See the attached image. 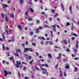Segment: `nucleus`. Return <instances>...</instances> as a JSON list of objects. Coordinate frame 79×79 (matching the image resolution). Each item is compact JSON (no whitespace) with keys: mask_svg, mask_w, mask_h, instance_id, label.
<instances>
[{"mask_svg":"<svg viewBox=\"0 0 79 79\" xmlns=\"http://www.w3.org/2000/svg\"><path fill=\"white\" fill-rule=\"evenodd\" d=\"M2 37L4 40H5V36H4V35H3V34L2 33Z\"/></svg>","mask_w":79,"mask_h":79,"instance_id":"33","label":"nucleus"},{"mask_svg":"<svg viewBox=\"0 0 79 79\" xmlns=\"http://www.w3.org/2000/svg\"><path fill=\"white\" fill-rule=\"evenodd\" d=\"M2 46L3 50L4 51L5 50V46H4V44H2Z\"/></svg>","mask_w":79,"mask_h":79,"instance_id":"23","label":"nucleus"},{"mask_svg":"<svg viewBox=\"0 0 79 79\" xmlns=\"http://www.w3.org/2000/svg\"><path fill=\"white\" fill-rule=\"evenodd\" d=\"M64 43H65V45L67 44V41L66 40H64Z\"/></svg>","mask_w":79,"mask_h":79,"instance_id":"36","label":"nucleus"},{"mask_svg":"<svg viewBox=\"0 0 79 79\" xmlns=\"http://www.w3.org/2000/svg\"><path fill=\"white\" fill-rule=\"evenodd\" d=\"M30 35H33V32H30Z\"/></svg>","mask_w":79,"mask_h":79,"instance_id":"44","label":"nucleus"},{"mask_svg":"<svg viewBox=\"0 0 79 79\" xmlns=\"http://www.w3.org/2000/svg\"><path fill=\"white\" fill-rule=\"evenodd\" d=\"M74 72H76V71H77L78 70V69L76 67H74Z\"/></svg>","mask_w":79,"mask_h":79,"instance_id":"19","label":"nucleus"},{"mask_svg":"<svg viewBox=\"0 0 79 79\" xmlns=\"http://www.w3.org/2000/svg\"><path fill=\"white\" fill-rule=\"evenodd\" d=\"M32 45L33 46H34V47H35V43H32Z\"/></svg>","mask_w":79,"mask_h":79,"instance_id":"43","label":"nucleus"},{"mask_svg":"<svg viewBox=\"0 0 79 79\" xmlns=\"http://www.w3.org/2000/svg\"><path fill=\"white\" fill-rule=\"evenodd\" d=\"M44 27H48V28H51L50 27H49V26L47 25H44Z\"/></svg>","mask_w":79,"mask_h":79,"instance_id":"28","label":"nucleus"},{"mask_svg":"<svg viewBox=\"0 0 79 79\" xmlns=\"http://www.w3.org/2000/svg\"><path fill=\"white\" fill-rule=\"evenodd\" d=\"M29 10L31 13H33V12H34V10H33L31 8H29Z\"/></svg>","mask_w":79,"mask_h":79,"instance_id":"12","label":"nucleus"},{"mask_svg":"<svg viewBox=\"0 0 79 79\" xmlns=\"http://www.w3.org/2000/svg\"><path fill=\"white\" fill-rule=\"evenodd\" d=\"M74 60H77L78 59H79V58L78 57H75L74 58Z\"/></svg>","mask_w":79,"mask_h":79,"instance_id":"47","label":"nucleus"},{"mask_svg":"<svg viewBox=\"0 0 79 79\" xmlns=\"http://www.w3.org/2000/svg\"><path fill=\"white\" fill-rule=\"evenodd\" d=\"M24 2V0H19L20 3V4H23Z\"/></svg>","mask_w":79,"mask_h":79,"instance_id":"21","label":"nucleus"},{"mask_svg":"<svg viewBox=\"0 0 79 79\" xmlns=\"http://www.w3.org/2000/svg\"><path fill=\"white\" fill-rule=\"evenodd\" d=\"M16 53H18V52L19 53H21V50L19 49H16Z\"/></svg>","mask_w":79,"mask_h":79,"instance_id":"8","label":"nucleus"},{"mask_svg":"<svg viewBox=\"0 0 79 79\" xmlns=\"http://www.w3.org/2000/svg\"><path fill=\"white\" fill-rule=\"evenodd\" d=\"M66 66H65V68L66 69H68L69 67V65H68L67 64H65Z\"/></svg>","mask_w":79,"mask_h":79,"instance_id":"18","label":"nucleus"},{"mask_svg":"<svg viewBox=\"0 0 79 79\" xmlns=\"http://www.w3.org/2000/svg\"><path fill=\"white\" fill-rule=\"evenodd\" d=\"M58 64H57L55 66V68H56L57 67H58Z\"/></svg>","mask_w":79,"mask_h":79,"instance_id":"54","label":"nucleus"},{"mask_svg":"<svg viewBox=\"0 0 79 79\" xmlns=\"http://www.w3.org/2000/svg\"><path fill=\"white\" fill-rule=\"evenodd\" d=\"M51 27H53V28H55L56 27V25H51Z\"/></svg>","mask_w":79,"mask_h":79,"instance_id":"26","label":"nucleus"},{"mask_svg":"<svg viewBox=\"0 0 79 79\" xmlns=\"http://www.w3.org/2000/svg\"><path fill=\"white\" fill-rule=\"evenodd\" d=\"M48 56L49 58H52V55L50 53H48Z\"/></svg>","mask_w":79,"mask_h":79,"instance_id":"14","label":"nucleus"},{"mask_svg":"<svg viewBox=\"0 0 79 79\" xmlns=\"http://www.w3.org/2000/svg\"><path fill=\"white\" fill-rule=\"evenodd\" d=\"M6 19V21H8V17H6L5 18Z\"/></svg>","mask_w":79,"mask_h":79,"instance_id":"34","label":"nucleus"},{"mask_svg":"<svg viewBox=\"0 0 79 79\" xmlns=\"http://www.w3.org/2000/svg\"><path fill=\"white\" fill-rule=\"evenodd\" d=\"M28 4H29L30 5H32V1H30L28 2Z\"/></svg>","mask_w":79,"mask_h":79,"instance_id":"38","label":"nucleus"},{"mask_svg":"<svg viewBox=\"0 0 79 79\" xmlns=\"http://www.w3.org/2000/svg\"><path fill=\"white\" fill-rule=\"evenodd\" d=\"M40 21H39V20H36L37 23H40Z\"/></svg>","mask_w":79,"mask_h":79,"instance_id":"60","label":"nucleus"},{"mask_svg":"<svg viewBox=\"0 0 79 79\" xmlns=\"http://www.w3.org/2000/svg\"><path fill=\"white\" fill-rule=\"evenodd\" d=\"M39 65H40V67L41 69L43 71L42 73L43 74H44L46 73V71H47V70L46 69L43 68L42 67V66H45V64H39Z\"/></svg>","mask_w":79,"mask_h":79,"instance_id":"1","label":"nucleus"},{"mask_svg":"<svg viewBox=\"0 0 79 79\" xmlns=\"http://www.w3.org/2000/svg\"><path fill=\"white\" fill-rule=\"evenodd\" d=\"M10 16L12 17V18H14V15H13V14H11Z\"/></svg>","mask_w":79,"mask_h":79,"instance_id":"50","label":"nucleus"},{"mask_svg":"<svg viewBox=\"0 0 79 79\" xmlns=\"http://www.w3.org/2000/svg\"><path fill=\"white\" fill-rule=\"evenodd\" d=\"M65 51L67 52H69V49H65Z\"/></svg>","mask_w":79,"mask_h":79,"instance_id":"32","label":"nucleus"},{"mask_svg":"<svg viewBox=\"0 0 79 79\" xmlns=\"http://www.w3.org/2000/svg\"><path fill=\"white\" fill-rule=\"evenodd\" d=\"M0 41L1 42H3L4 41L2 39L0 38Z\"/></svg>","mask_w":79,"mask_h":79,"instance_id":"49","label":"nucleus"},{"mask_svg":"<svg viewBox=\"0 0 79 79\" xmlns=\"http://www.w3.org/2000/svg\"><path fill=\"white\" fill-rule=\"evenodd\" d=\"M18 27L19 29H21L22 28V27H21V25L18 26Z\"/></svg>","mask_w":79,"mask_h":79,"instance_id":"25","label":"nucleus"},{"mask_svg":"<svg viewBox=\"0 0 79 79\" xmlns=\"http://www.w3.org/2000/svg\"><path fill=\"white\" fill-rule=\"evenodd\" d=\"M33 62V60H32V61H30V63H29L30 64H32Z\"/></svg>","mask_w":79,"mask_h":79,"instance_id":"40","label":"nucleus"},{"mask_svg":"<svg viewBox=\"0 0 79 79\" xmlns=\"http://www.w3.org/2000/svg\"><path fill=\"white\" fill-rule=\"evenodd\" d=\"M12 39L11 40H9L8 41V42H14L15 40H14V38H12Z\"/></svg>","mask_w":79,"mask_h":79,"instance_id":"16","label":"nucleus"},{"mask_svg":"<svg viewBox=\"0 0 79 79\" xmlns=\"http://www.w3.org/2000/svg\"><path fill=\"white\" fill-rule=\"evenodd\" d=\"M71 34H72L73 35H74V36H75V37H77V36H78V35H77V34H76L74 33H71Z\"/></svg>","mask_w":79,"mask_h":79,"instance_id":"17","label":"nucleus"},{"mask_svg":"<svg viewBox=\"0 0 79 79\" xmlns=\"http://www.w3.org/2000/svg\"><path fill=\"white\" fill-rule=\"evenodd\" d=\"M58 16V13H56L55 15H54V17H57Z\"/></svg>","mask_w":79,"mask_h":79,"instance_id":"29","label":"nucleus"},{"mask_svg":"<svg viewBox=\"0 0 79 79\" xmlns=\"http://www.w3.org/2000/svg\"><path fill=\"white\" fill-rule=\"evenodd\" d=\"M69 9L70 11L71 14H73V10H72V6L70 5L69 7Z\"/></svg>","mask_w":79,"mask_h":79,"instance_id":"6","label":"nucleus"},{"mask_svg":"<svg viewBox=\"0 0 79 79\" xmlns=\"http://www.w3.org/2000/svg\"><path fill=\"white\" fill-rule=\"evenodd\" d=\"M14 54L16 56H17V57H18L19 56V55H18V53H14Z\"/></svg>","mask_w":79,"mask_h":79,"instance_id":"24","label":"nucleus"},{"mask_svg":"<svg viewBox=\"0 0 79 79\" xmlns=\"http://www.w3.org/2000/svg\"><path fill=\"white\" fill-rule=\"evenodd\" d=\"M35 68L36 69H37V70H38V71H40V69L38 68L37 67V66H35Z\"/></svg>","mask_w":79,"mask_h":79,"instance_id":"31","label":"nucleus"},{"mask_svg":"<svg viewBox=\"0 0 79 79\" xmlns=\"http://www.w3.org/2000/svg\"><path fill=\"white\" fill-rule=\"evenodd\" d=\"M76 47L77 48H78V44H76Z\"/></svg>","mask_w":79,"mask_h":79,"instance_id":"52","label":"nucleus"},{"mask_svg":"<svg viewBox=\"0 0 79 79\" xmlns=\"http://www.w3.org/2000/svg\"><path fill=\"white\" fill-rule=\"evenodd\" d=\"M25 79H28V77H24Z\"/></svg>","mask_w":79,"mask_h":79,"instance_id":"64","label":"nucleus"},{"mask_svg":"<svg viewBox=\"0 0 79 79\" xmlns=\"http://www.w3.org/2000/svg\"><path fill=\"white\" fill-rule=\"evenodd\" d=\"M28 20L29 21H33V20L32 19V18H31V16H29L28 17Z\"/></svg>","mask_w":79,"mask_h":79,"instance_id":"9","label":"nucleus"},{"mask_svg":"<svg viewBox=\"0 0 79 79\" xmlns=\"http://www.w3.org/2000/svg\"><path fill=\"white\" fill-rule=\"evenodd\" d=\"M44 65H45V66H46V67H48L49 66L48 65H47V64H44Z\"/></svg>","mask_w":79,"mask_h":79,"instance_id":"42","label":"nucleus"},{"mask_svg":"<svg viewBox=\"0 0 79 79\" xmlns=\"http://www.w3.org/2000/svg\"><path fill=\"white\" fill-rule=\"evenodd\" d=\"M27 51H30V52H33L32 49L31 48H25V50L24 51V53H25V52H27Z\"/></svg>","mask_w":79,"mask_h":79,"instance_id":"3","label":"nucleus"},{"mask_svg":"<svg viewBox=\"0 0 79 79\" xmlns=\"http://www.w3.org/2000/svg\"><path fill=\"white\" fill-rule=\"evenodd\" d=\"M68 61V59L64 60V62H66Z\"/></svg>","mask_w":79,"mask_h":79,"instance_id":"45","label":"nucleus"},{"mask_svg":"<svg viewBox=\"0 0 79 79\" xmlns=\"http://www.w3.org/2000/svg\"><path fill=\"white\" fill-rule=\"evenodd\" d=\"M2 6L3 8H6L7 7H8V6H9L5 4H2Z\"/></svg>","mask_w":79,"mask_h":79,"instance_id":"7","label":"nucleus"},{"mask_svg":"<svg viewBox=\"0 0 79 79\" xmlns=\"http://www.w3.org/2000/svg\"><path fill=\"white\" fill-rule=\"evenodd\" d=\"M72 57H74L76 56V55H73V54H72Z\"/></svg>","mask_w":79,"mask_h":79,"instance_id":"56","label":"nucleus"},{"mask_svg":"<svg viewBox=\"0 0 79 79\" xmlns=\"http://www.w3.org/2000/svg\"><path fill=\"white\" fill-rule=\"evenodd\" d=\"M44 29L43 27H41V26L39 27V28H37L36 29V33H39V29Z\"/></svg>","mask_w":79,"mask_h":79,"instance_id":"4","label":"nucleus"},{"mask_svg":"<svg viewBox=\"0 0 79 79\" xmlns=\"http://www.w3.org/2000/svg\"><path fill=\"white\" fill-rule=\"evenodd\" d=\"M75 39V38H74V37H72V40H74Z\"/></svg>","mask_w":79,"mask_h":79,"instance_id":"58","label":"nucleus"},{"mask_svg":"<svg viewBox=\"0 0 79 79\" xmlns=\"http://www.w3.org/2000/svg\"><path fill=\"white\" fill-rule=\"evenodd\" d=\"M38 39H42V40H45V38L43 37H38Z\"/></svg>","mask_w":79,"mask_h":79,"instance_id":"11","label":"nucleus"},{"mask_svg":"<svg viewBox=\"0 0 79 79\" xmlns=\"http://www.w3.org/2000/svg\"><path fill=\"white\" fill-rule=\"evenodd\" d=\"M9 59L10 60H13V58L12 57V56L9 58Z\"/></svg>","mask_w":79,"mask_h":79,"instance_id":"30","label":"nucleus"},{"mask_svg":"<svg viewBox=\"0 0 79 79\" xmlns=\"http://www.w3.org/2000/svg\"><path fill=\"white\" fill-rule=\"evenodd\" d=\"M49 44L50 45H52L53 43L52 41H49Z\"/></svg>","mask_w":79,"mask_h":79,"instance_id":"35","label":"nucleus"},{"mask_svg":"<svg viewBox=\"0 0 79 79\" xmlns=\"http://www.w3.org/2000/svg\"><path fill=\"white\" fill-rule=\"evenodd\" d=\"M1 16H2V18H3L4 17V14H3V13H2L1 15Z\"/></svg>","mask_w":79,"mask_h":79,"instance_id":"39","label":"nucleus"},{"mask_svg":"<svg viewBox=\"0 0 79 79\" xmlns=\"http://www.w3.org/2000/svg\"><path fill=\"white\" fill-rule=\"evenodd\" d=\"M16 63H17V64H15V66L16 68H18L19 67V68H22V65H21V62H20V61L18 62V61H17Z\"/></svg>","mask_w":79,"mask_h":79,"instance_id":"2","label":"nucleus"},{"mask_svg":"<svg viewBox=\"0 0 79 79\" xmlns=\"http://www.w3.org/2000/svg\"><path fill=\"white\" fill-rule=\"evenodd\" d=\"M60 76L61 77L63 76V75L62 74V71L61 70V69H60Z\"/></svg>","mask_w":79,"mask_h":79,"instance_id":"10","label":"nucleus"},{"mask_svg":"<svg viewBox=\"0 0 79 79\" xmlns=\"http://www.w3.org/2000/svg\"><path fill=\"white\" fill-rule=\"evenodd\" d=\"M19 77H20V72L19 71Z\"/></svg>","mask_w":79,"mask_h":79,"instance_id":"62","label":"nucleus"},{"mask_svg":"<svg viewBox=\"0 0 79 79\" xmlns=\"http://www.w3.org/2000/svg\"><path fill=\"white\" fill-rule=\"evenodd\" d=\"M39 58H43V57H42V56H40Z\"/></svg>","mask_w":79,"mask_h":79,"instance_id":"59","label":"nucleus"},{"mask_svg":"<svg viewBox=\"0 0 79 79\" xmlns=\"http://www.w3.org/2000/svg\"><path fill=\"white\" fill-rule=\"evenodd\" d=\"M22 64H26V65L27 64V63H25L24 62H22Z\"/></svg>","mask_w":79,"mask_h":79,"instance_id":"46","label":"nucleus"},{"mask_svg":"<svg viewBox=\"0 0 79 79\" xmlns=\"http://www.w3.org/2000/svg\"><path fill=\"white\" fill-rule=\"evenodd\" d=\"M41 14H42V15H45V13H44V12H42L41 13Z\"/></svg>","mask_w":79,"mask_h":79,"instance_id":"53","label":"nucleus"},{"mask_svg":"<svg viewBox=\"0 0 79 79\" xmlns=\"http://www.w3.org/2000/svg\"><path fill=\"white\" fill-rule=\"evenodd\" d=\"M74 52H77V50L74 49Z\"/></svg>","mask_w":79,"mask_h":79,"instance_id":"63","label":"nucleus"},{"mask_svg":"<svg viewBox=\"0 0 79 79\" xmlns=\"http://www.w3.org/2000/svg\"><path fill=\"white\" fill-rule=\"evenodd\" d=\"M50 11H51V13H53V14H55V10H54L53 9H50Z\"/></svg>","mask_w":79,"mask_h":79,"instance_id":"13","label":"nucleus"},{"mask_svg":"<svg viewBox=\"0 0 79 79\" xmlns=\"http://www.w3.org/2000/svg\"><path fill=\"white\" fill-rule=\"evenodd\" d=\"M28 13H29L28 11H27L25 12V15H26V16L28 15Z\"/></svg>","mask_w":79,"mask_h":79,"instance_id":"27","label":"nucleus"},{"mask_svg":"<svg viewBox=\"0 0 79 79\" xmlns=\"http://www.w3.org/2000/svg\"><path fill=\"white\" fill-rule=\"evenodd\" d=\"M28 59L29 60H31V56H28Z\"/></svg>","mask_w":79,"mask_h":79,"instance_id":"41","label":"nucleus"},{"mask_svg":"<svg viewBox=\"0 0 79 79\" xmlns=\"http://www.w3.org/2000/svg\"><path fill=\"white\" fill-rule=\"evenodd\" d=\"M50 32L51 34V35L52 37H53V32H52V30L50 31Z\"/></svg>","mask_w":79,"mask_h":79,"instance_id":"20","label":"nucleus"},{"mask_svg":"<svg viewBox=\"0 0 79 79\" xmlns=\"http://www.w3.org/2000/svg\"><path fill=\"white\" fill-rule=\"evenodd\" d=\"M64 77H66V76H67V74H66V72H64Z\"/></svg>","mask_w":79,"mask_h":79,"instance_id":"37","label":"nucleus"},{"mask_svg":"<svg viewBox=\"0 0 79 79\" xmlns=\"http://www.w3.org/2000/svg\"><path fill=\"white\" fill-rule=\"evenodd\" d=\"M61 8H62V10L64 11V6H63V4H61Z\"/></svg>","mask_w":79,"mask_h":79,"instance_id":"15","label":"nucleus"},{"mask_svg":"<svg viewBox=\"0 0 79 79\" xmlns=\"http://www.w3.org/2000/svg\"><path fill=\"white\" fill-rule=\"evenodd\" d=\"M39 0L40 3H43V1H42V0Z\"/></svg>","mask_w":79,"mask_h":79,"instance_id":"48","label":"nucleus"},{"mask_svg":"<svg viewBox=\"0 0 79 79\" xmlns=\"http://www.w3.org/2000/svg\"><path fill=\"white\" fill-rule=\"evenodd\" d=\"M26 67H24L23 68L24 71H26Z\"/></svg>","mask_w":79,"mask_h":79,"instance_id":"51","label":"nucleus"},{"mask_svg":"<svg viewBox=\"0 0 79 79\" xmlns=\"http://www.w3.org/2000/svg\"><path fill=\"white\" fill-rule=\"evenodd\" d=\"M46 44H49V41H46Z\"/></svg>","mask_w":79,"mask_h":79,"instance_id":"61","label":"nucleus"},{"mask_svg":"<svg viewBox=\"0 0 79 79\" xmlns=\"http://www.w3.org/2000/svg\"><path fill=\"white\" fill-rule=\"evenodd\" d=\"M7 56H10V53H9V52H7Z\"/></svg>","mask_w":79,"mask_h":79,"instance_id":"55","label":"nucleus"},{"mask_svg":"<svg viewBox=\"0 0 79 79\" xmlns=\"http://www.w3.org/2000/svg\"><path fill=\"white\" fill-rule=\"evenodd\" d=\"M5 62H6V61H5L4 60H3V61H2V63H3V64H6Z\"/></svg>","mask_w":79,"mask_h":79,"instance_id":"57","label":"nucleus"},{"mask_svg":"<svg viewBox=\"0 0 79 79\" xmlns=\"http://www.w3.org/2000/svg\"><path fill=\"white\" fill-rule=\"evenodd\" d=\"M70 23L68 22H67L66 24V26L67 27L68 26H70Z\"/></svg>","mask_w":79,"mask_h":79,"instance_id":"22","label":"nucleus"},{"mask_svg":"<svg viewBox=\"0 0 79 79\" xmlns=\"http://www.w3.org/2000/svg\"><path fill=\"white\" fill-rule=\"evenodd\" d=\"M4 75L6 77V76H7V74H11V73L10 72H7V71H6L5 70L4 71Z\"/></svg>","mask_w":79,"mask_h":79,"instance_id":"5","label":"nucleus"}]
</instances>
